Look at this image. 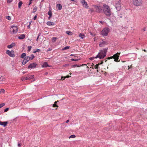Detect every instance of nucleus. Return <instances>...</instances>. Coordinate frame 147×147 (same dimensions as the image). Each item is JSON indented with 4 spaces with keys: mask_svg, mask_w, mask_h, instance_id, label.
Listing matches in <instances>:
<instances>
[{
    "mask_svg": "<svg viewBox=\"0 0 147 147\" xmlns=\"http://www.w3.org/2000/svg\"><path fill=\"white\" fill-rule=\"evenodd\" d=\"M102 13H104L107 16H111V11L108 5L104 4L102 7Z\"/></svg>",
    "mask_w": 147,
    "mask_h": 147,
    "instance_id": "f257e3e1",
    "label": "nucleus"
},
{
    "mask_svg": "<svg viewBox=\"0 0 147 147\" xmlns=\"http://www.w3.org/2000/svg\"><path fill=\"white\" fill-rule=\"evenodd\" d=\"M107 52V49H105L102 50H100V52L95 57V58H97L98 57L100 59H103L106 56Z\"/></svg>",
    "mask_w": 147,
    "mask_h": 147,
    "instance_id": "f03ea898",
    "label": "nucleus"
},
{
    "mask_svg": "<svg viewBox=\"0 0 147 147\" xmlns=\"http://www.w3.org/2000/svg\"><path fill=\"white\" fill-rule=\"evenodd\" d=\"M143 3L142 0H133V4L136 6L142 5Z\"/></svg>",
    "mask_w": 147,
    "mask_h": 147,
    "instance_id": "7ed1b4c3",
    "label": "nucleus"
},
{
    "mask_svg": "<svg viewBox=\"0 0 147 147\" xmlns=\"http://www.w3.org/2000/svg\"><path fill=\"white\" fill-rule=\"evenodd\" d=\"M109 31V29L108 28H104L101 32V33L103 36L107 35Z\"/></svg>",
    "mask_w": 147,
    "mask_h": 147,
    "instance_id": "20e7f679",
    "label": "nucleus"
},
{
    "mask_svg": "<svg viewBox=\"0 0 147 147\" xmlns=\"http://www.w3.org/2000/svg\"><path fill=\"white\" fill-rule=\"evenodd\" d=\"M121 3L120 1H117L115 2V7L117 10L120 11L121 9Z\"/></svg>",
    "mask_w": 147,
    "mask_h": 147,
    "instance_id": "39448f33",
    "label": "nucleus"
},
{
    "mask_svg": "<svg viewBox=\"0 0 147 147\" xmlns=\"http://www.w3.org/2000/svg\"><path fill=\"white\" fill-rule=\"evenodd\" d=\"M10 31H12V33L13 34H16L18 31V28L17 26H11Z\"/></svg>",
    "mask_w": 147,
    "mask_h": 147,
    "instance_id": "423d86ee",
    "label": "nucleus"
},
{
    "mask_svg": "<svg viewBox=\"0 0 147 147\" xmlns=\"http://www.w3.org/2000/svg\"><path fill=\"white\" fill-rule=\"evenodd\" d=\"M96 9V11L97 12H102V8L101 6L94 5L93 6Z\"/></svg>",
    "mask_w": 147,
    "mask_h": 147,
    "instance_id": "0eeeda50",
    "label": "nucleus"
},
{
    "mask_svg": "<svg viewBox=\"0 0 147 147\" xmlns=\"http://www.w3.org/2000/svg\"><path fill=\"white\" fill-rule=\"evenodd\" d=\"M80 2L84 7L86 9L89 8V6L85 0H81Z\"/></svg>",
    "mask_w": 147,
    "mask_h": 147,
    "instance_id": "6e6552de",
    "label": "nucleus"
},
{
    "mask_svg": "<svg viewBox=\"0 0 147 147\" xmlns=\"http://www.w3.org/2000/svg\"><path fill=\"white\" fill-rule=\"evenodd\" d=\"M6 53L11 57H14L15 56L14 52L13 51H10L9 50H7L6 51Z\"/></svg>",
    "mask_w": 147,
    "mask_h": 147,
    "instance_id": "1a4fd4ad",
    "label": "nucleus"
},
{
    "mask_svg": "<svg viewBox=\"0 0 147 147\" xmlns=\"http://www.w3.org/2000/svg\"><path fill=\"white\" fill-rule=\"evenodd\" d=\"M120 54V53H117L114 55V57L115 58V59L114 60V61L117 62H119L120 61L119 60H118Z\"/></svg>",
    "mask_w": 147,
    "mask_h": 147,
    "instance_id": "9d476101",
    "label": "nucleus"
},
{
    "mask_svg": "<svg viewBox=\"0 0 147 147\" xmlns=\"http://www.w3.org/2000/svg\"><path fill=\"white\" fill-rule=\"evenodd\" d=\"M107 44V43L106 41L102 40L100 42L99 45L100 47H102L105 46Z\"/></svg>",
    "mask_w": 147,
    "mask_h": 147,
    "instance_id": "9b49d317",
    "label": "nucleus"
},
{
    "mask_svg": "<svg viewBox=\"0 0 147 147\" xmlns=\"http://www.w3.org/2000/svg\"><path fill=\"white\" fill-rule=\"evenodd\" d=\"M37 65L36 63H33L30 64L28 66V68H35L36 66Z\"/></svg>",
    "mask_w": 147,
    "mask_h": 147,
    "instance_id": "f8f14e48",
    "label": "nucleus"
},
{
    "mask_svg": "<svg viewBox=\"0 0 147 147\" xmlns=\"http://www.w3.org/2000/svg\"><path fill=\"white\" fill-rule=\"evenodd\" d=\"M34 76L33 75L31 76H30L29 75H27L26 77V80L32 79L34 78Z\"/></svg>",
    "mask_w": 147,
    "mask_h": 147,
    "instance_id": "ddd939ff",
    "label": "nucleus"
},
{
    "mask_svg": "<svg viewBox=\"0 0 147 147\" xmlns=\"http://www.w3.org/2000/svg\"><path fill=\"white\" fill-rule=\"evenodd\" d=\"M86 65V64H82L81 65H77V64H75V65H72V66H71V67L72 68H74L76 67H79L80 66H83L84 65Z\"/></svg>",
    "mask_w": 147,
    "mask_h": 147,
    "instance_id": "4468645a",
    "label": "nucleus"
},
{
    "mask_svg": "<svg viewBox=\"0 0 147 147\" xmlns=\"http://www.w3.org/2000/svg\"><path fill=\"white\" fill-rule=\"evenodd\" d=\"M103 63V61H102L101 63H98L97 64H96V65H95L94 66V68L95 69H98L99 68V67L98 66L99 65L102 64Z\"/></svg>",
    "mask_w": 147,
    "mask_h": 147,
    "instance_id": "2eb2a0df",
    "label": "nucleus"
},
{
    "mask_svg": "<svg viewBox=\"0 0 147 147\" xmlns=\"http://www.w3.org/2000/svg\"><path fill=\"white\" fill-rule=\"evenodd\" d=\"M7 122H0V125H1L3 126L4 127L6 126L7 125Z\"/></svg>",
    "mask_w": 147,
    "mask_h": 147,
    "instance_id": "dca6fc26",
    "label": "nucleus"
},
{
    "mask_svg": "<svg viewBox=\"0 0 147 147\" xmlns=\"http://www.w3.org/2000/svg\"><path fill=\"white\" fill-rule=\"evenodd\" d=\"M25 37V35L24 34H22L20 35L18 37V38L20 39H23Z\"/></svg>",
    "mask_w": 147,
    "mask_h": 147,
    "instance_id": "f3484780",
    "label": "nucleus"
},
{
    "mask_svg": "<svg viewBox=\"0 0 147 147\" xmlns=\"http://www.w3.org/2000/svg\"><path fill=\"white\" fill-rule=\"evenodd\" d=\"M56 7L59 10H60L62 8V6L60 4H57Z\"/></svg>",
    "mask_w": 147,
    "mask_h": 147,
    "instance_id": "a211bd4d",
    "label": "nucleus"
},
{
    "mask_svg": "<svg viewBox=\"0 0 147 147\" xmlns=\"http://www.w3.org/2000/svg\"><path fill=\"white\" fill-rule=\"evenodd\" d=\"M79 36L82 39L84 38L85 37V35L83 33H82L80 34H79Z\"/></svg>",
    "mask_w": 147,
    "mask_h": 147,
    "instance_id": "6ab92c4d",
    "label": "nucleus"
},
{
    "mask_svg": "<svg viewBox=\"0 0 147 147\" xmlns=\"http://www.w3.org/2000/svg\"><path fill=\"white\" fill-rule=\"evenodd\" d=\"M47 24L48 26H53L55 24L53 22H48L47 23Z\"/></svg>",
    "mask_w": 147,
    "mask_h": 147,
    "instance_id": "aec40b11",
    "label": "nucleus"
},
{
    "mask_svg": "<svg viewBox=\"0 0 147 147\" xmlns=\"http://www.w3.org/2000/svg\"><path fill=\"white\" fill-rule=\"evenodd\" d=\"M48 15L49 16V19L52 16V13L51 10H50L48 12Z\"/></svg>",
    "mask_w": 147,
    "mask_h": 147,
    "instance_id": "412c9836",
    "label": "nucleus"
},
{
    "mask_svg": "<svg viewBox=\"0 0 147 147\" xmlns=\"http://www.w3.org/2000/svg\"><path fill=\"white\" fill-rule=\"evenodd\" d=\"M14 46V43H12L11 45L7 46V47L9 49H10L13 47Z\"/></svg>",
    "mask_w": 147,
    "mask_h": 147,
    "instance_id": "4be33fe9",
    "label": "nucleus"
},
{
    "mask_svg": "<svg viewBox=\"0 0 147 147\" xmlns=\"http://www.w3.org/2000/svg\"><path fill=\"white\" fill-rule=\"evenodd\" d=\"M47 66H49L47 64V63L45 62L43 65H42V67H47Z\"/></svg>",
    "mask_w": 147,
    "mask_h": 147,
    "instance_id": "5701e85b",
    "label": "nucleus"
},
{
    "mask_svg": "<svg viewBox=\"0 0 147 147\" xmlns=\"http://www.w3.org/2000/svg\"><path fill=\"white\" fill-rule=\"evenodd\" d=\"M26 55L25 53H22L20 56V58H23L26 56Z\"/></svg>",
    "mask_w": 147,
    "mask_h": 147,
    "instance_id": "b1692460",
    "label": "nucleus"
},
{
    "mask_svg": "<svg viewBox=\"0 0 147 147\" xmlns=\"http://www.w3.org/2000/svg\"><path fill=\"white\" fill-rule=\"evenodd\" d=\"M28 62V61L24 58L22 62V64L23 65H24L26 64Z\"/></svg>",
    "mask_w": 147,
    "mask_h": 147,
    "instance_id": "393cba45",
    "label": "nucleus"
},
{
    "mask_svg": "<svg viewBox=\"0 0 147 147\" xmlns=\"http://www.w3.org/2000/svg\"><path fill=\"white\" fill-rule=\"evenodd\" d=\"M22 4H23V3H22V1H20L19 2L18 4L19 8H20L21 7L22 5Z\"/></svg>",
    "mask_w": 147,
    "mask_h": 147,
    "instance_id": "a878e982",
    "label": "nucleus"
},
{
    "mask_svg": "<svg viewBox=\"0 0 147 147\" xmlns=\"http://www.w3.org/2000/svg\"><path fill=\"white\" fill-rule=\"evenodd\" d=\"M37 9V8L36 7H35L32 10V12L34 13L36 12Z\"/></svg>",
    "mask_w": 147,
    "mask_h": 147,
    "instance_id": "bb28decb",
    "label": "nucleus"
},
{
    "mask_svg": "<svg viewBox=\"0 0 147 147\" xmlns=\"http://www.w3.org/2000/svg\"><path fill=\"white\" fill-rule=\"evenodd\" d=\"M5 90L4 89H0V94L4 93Z\"/></svg>",
    "mask_w": 147,
    "mask_h": 147,
    "instance_id": "cd10ccee",
    "label": "nucleus"
},
{
    "mask_svg": "<svg viewBox=\"0 0 147 147\" xmlns=\"http://www.w3.org/2000/svg\"><path fill=\"white\" fill-rule=\"evenodd\" d=\"M25 59L28 62L29 60H30V57L27 56L25 58Z\"/></svg>",
    "mask_w": 147,
    "mask_h": 147,
    "instance_id": "c85d7f7f",
    "label": "nucleus"
},
{
    "mask_svg": "<svg viewBox=\"0 0 147 147\" xmlns=\"http://www.w3.org/2000/svg\"><path fill=\"white\" fill-rule=\"evenodd\" d=\"M57 38L56 37H53L52 39V41L53 42H55Z\"/></svg>",
    "mask_w": 147,
    "mask_h": 147,
    "instance_id": "c756f323",
    "label": "nucleus"
},
{
    "mask_svg": "<svg viewBox=\"0 0 147 147\" xmlns=\"http://www.w3.org/2000/svg\"><path fill=\"white\" fill-rule=\"evenodd\" d=\"M34 56L33 54H32L31 55V57H30V60H32L34 58Z\"/></svg>",
    "mask_w": 147,
    "mask_h": 147,
    "instance_id": "7c9ffc66",
    "label": "nucleus"
},
{
    "mask_svg": "<svg viewBox=\"0 0 147 147\" xmlns=\"http://www.w3.org/2000/svg\"><path fill=\"white\" fill-rule=\"evenodd\" d=\"M4 79V77L3 76H1L0 77V82L3 81Z\"/></svg>",
    "mask_w": 147,
    "mask_h": 147,
    "instance_id": "2f4dec72",
    "label": "nucleus"
},
{
    "mask_svg": "<svg viewBox=\"0 0 147 147\" xmlns=\"http://www.w3.org/2000/svg\"><path fill=\"white\" fill-rule=\"evenodd\" d=\"M66 33L68 35H71V32L70 31H68L66 32Z\"/></svg>",
    "mask_w": 147,
    "mask_h": 147,
    "instance_id": "473e14b6",
    "label": "nucleus"
},
{
    "mask_svg": "<svg viewBox=\"0 0 147 147\" xmlns=\"http://www.w3.org/2000/svg\"><path fill=\"white\" fill-rule=\"evenodd\" d=\"M75 137L76 136L74 135H72L69 136V138H75Z\"/></svg>",
    "mask_w": 147,
    "mask_h": 147,
    "instance_id": "72a5a7b5",
    "label": "nucleus"
},
{
    "mask_svg": "<svg viewBox=\"0 0 147 147\" xmlns=\"http://www.w3.org/2000/svg\"><path fill=\"white\" fill-rule=\"evenodd\" d=\"M5 105V104L4 103H3L0 104V108L3 107Z\"/></svg>",
    "mask_w": 147,
    "mask_h": 147,
    "instance_id": "f704fd0d",
    "label": "nucleus"
},
{
    "mask_svg": "<svg viewBox=\"0 0 147 147\" xmlns=\"http://www.w3.org/2000/svg\"><path fill=\"white\" fill-rule=\"evenodd\" d=\"M6 18L9 20H11V18L10 16H6Z\"/></svg>",
    "mask_w": 147,
    "mask_h": 147,
    "instance_id": "c9c22d12",
    "label": "nucleus"
},
{
    "mask_svg": "<svg viewBox=\"0 0 147 147\" xmlns=\"http://www.w3.org/2000/svg\"><path fill=\"white\" fill-rule=\"evenodd\" d=\"M69 46H66V47H65L63 49V50L68 49H69Z\"/></svg>",
    "mask_w": 147,
    "mask_h": 147,
    "instance_id": "e433bc0d",
    "label": "nucleus"
},
{
    "mask_svg": "<svg viewBox=\"0 0 147 147\" xmlns=\"http://www.w3.org/2000/svg\"><path fill=\"white\" fill-rule=\"evenodd\" d=\"M89 11L91 13H92L94 11V10L92 8H90L89 10Z\"/></svg>",
    "mask_w": 147,
    "mask_h": 147,
    "instance_id": "4c0bfd02",
    "label": "nucleus"
},
{
    "mask_svg": "<svg viewBox=\"0 0 147 147\" xmlns=\"http://www.w3.org/2000/svg\"><path fill=\"white\" fill-rule=\"evenodd\" d=\"M28 51H30L32 49V47L31 46H28Z\"/></svg>",
    "mask_w": 147,
    "mask_h": 147,
    "instance_id": "58836bf2",
    "label": "nucleus"
},
{
    "mask_svg": "<svg viewBox=\"0 0 147 147\" xmlns=\"http://www.w3.org/2000/svg\"><path fill=\"white\" fill-rule=\"evenodd\" d=\"M40 50L39 49H37L36 51H35L33 52V53H35L37 52H40Z\"/></svg>",
    "mask_w": 147,
    "mask_h": 147,
    "instance_id": "ea45409f",
    "label": "nucleus"
},
{
    "mask_svg": "<svg viewBox=\"0 0 147 147\" xmlns=\"http://www.w3.org/2000/svg\"><path fill=\"white\" fill-rule=\"evenodd\" d=\"M53 107H58V106L57 105V104H54L53 106Z\"/></svg>",
    "mask_w": 147,
    "mask_h": 147,
    "instance_id": "a19ab883",
    "label": "nucleus"
},
{
    "mask_svg": "<svg viewBox=\"0 0 147 147\" xmlns=\"http://www.w3.org/2000/svg\"><path fill=\"white\" fill-rule=\"evenodd\" d=\"M26 77H22L21 79V80H22V81H24L25 80H26Z\"/></svg>",
    "mask_w": 147,
    "mask_h": 147,
    "instance_id": "79ce46f5",
    "label": "nucleus"
},
{
    "mask_svg": "<svg viewBox=\"0 0 147 147\" xmlns=\"http://www.w3.org/2000/svg\"><path fill=\"white\" fill-rule=\"evenodd\" d=\"M95 57H90L89 58V59L90 60H93L94 58H95Z\"/></svg>",
    "mask_w": 147,
    "mask_h": 147,
    "instance_id": "37998d69",
    "label": "nucleus"
},
{
    "mask_svg": "<svg viewBox=\"0 0 147 147\" xmlns=\"http://www.w3.org/2000/svg\"><path fill=\"white\" fill-rule=\"evenodd\" d=\"M52 50V49L51 48H48L47 50V52H48L49 51H51V50Z\"/></svg>",
    "mask_w": 147,
    "mask_h": 147,
    "instance_id": "c03bdc74",
    "label": "nucleus"
},
{
    "mask_svg": "<svg viewBox=\"0 0 147 147\" xmlns=\"http://www.w3.org/2000/svg\"><path fill=\"white\" fill-rule=\"evenodd\" d=\"M113 58L115 59L114 57V55L111 57H109L108 58V59H112Z\"/></svg>",
    "mask_w": 147,
    "mask_h": 147,
    "instance_id": "a18cd8bd",
    "label": "nucleus"
},
{
    "mask_svg": "<svg viewBox=\"0 0 147 147\" xmlns=\"http://www.w3.org/2000/svg\"><path fill=\"white\" fill-rule=\"evenodd\" d=\"M8 110H9V108H7L4 110V111L5 112H7V111H8Z\"/></svg>",
    "mask_w": 147,
    "mask_h": 147,
    "instance_id": "49530a36",
    "label": "nucleus"
},
{
    "mask_svg": "<svg viewBox=\"0 0 147 147\" xmlns=\"http://www.w3.org/2000/svg\"><path fill=\"white\" fill-rule=\"evenodd\" d=\"M71 60L73 61H76L78 60L77 59H71Z\"/></svg>",
    "mask_w": 147,
    "mask_h": 147,
    "instance_id": "de8ad7c7",
    "label": "nucleus"
},
{
    "mask_svg": "<svg viewBox=\"0 0 147 147\" xmlns=\"http://www.w3.org/2000/svg\"><path fill=\"white\" fill-rule=\"evenodd\" d=\"M70 77V76H65V77H64V79H63V80H64V79L65 78H69Z\"/></svg>",
    "mask_w": 147,
    "mask_h": 147,
    "instance_id": "09e8293b",
    "label": "nucleus"
},
{
    "mask_svg": "<svg viewBox=\"0 0 147 147\" xmlns=\"http://www.w3.org/2000/svg\"><path fill=\"white\" fill-rule=\"evenodd\" d=\"M13 0H7V2L10 3L12 2Z\"/></svg>",
    "mask_w": 147,
    "mask_h": 147,
    "instance_id": "8fccbe9b",
    "label": "nucleus"
},
{
    "mask_svg": "<svg viewBox=\"0 0 147 147\" xmlns=\"http://www.w3.org/2000/svg\"><path fill=\"white\" fill-rule=\"evenodd\" d=\"M37 16H35L34 18V20H36V19Z\"/></svg>",
    "mask_w": 147,
    "mask_h": 147,
    "instance_id": "3c124183",
    "label": "nucleus"
},
{
    "mask_svg": "<svg viewBox=\"0 0 147 147\" xmlns=\"http://www.w3.org/2000/svg\"><path fill=\"white\" fill-rule=\"evenodd\" d=\"M40 35V34H39V35H38V37H37V39H36V41H38V38H39V36Z\"/></svg>",
    "mask_w": 147,
    "mask_h": 147,
    "instance_id": "603ef678",
    "label": "nucleus"
},
{
    "mask_svg": "<svg viewBox=\"0 0 147 147\" xmlns=\"http://www.w3.org/2000/svg\"><path fill=\"white\" fill-rule=\"evenodd\" d=\"M142 30L144 31H146V28L145 27L143 29H142Z\"/></svg>",
    "mask_w": 147,
    "mask_h": 147,
    "instance_id": "864d4df0",
    "label": "nucleus"
},
{
    "mask_svg": "<svg viewBox=\"0 0 147 147\" xmlns=\"http://www.w3.org/2000/svg\"><path fill=\"white\" fill-rule=\"evenodd\" d=\"M32 3V1H30V3L28 4V5H30Z\"/></svg>",
    "mask_w": 147,
    "mask_h": 147,
    "instance_id": "5fc2aeb1",
    "label": "nucleus"
},
{
    "mask_svg": "<svg viewBox=\"0 0 147 147\" xmlns=\"http://www.w3.org/2000/svg\"><path fill=\"white\" fill-rule=\"evenodd\" d=\"M128 67H129L128 69H129L130 68H132V66L131 65V66H130V67H129V66H128Z\"/></svg>",
    "mask_w": 147,
    "mask_h": 147,
    "instance_id": "6e6d98bb",
    "label": "nucleus"
},
{
    "mask_svg": "<svg viewBox=\"0 0 147 147\" xmlns=\"http://www.w3.org/2000/svg\"><path fill=\"white\" fill-rule=\"evenodd\" d=\"M27 27L28 28H30V24H29V25H28V26H27Z\"/></svg>",
    "mask_w": 147,
    "mask_h": 147,
    "instance_id": "4d7b16f0",
    "label": "nucleus"
},
{
    "mask_svg": "<svg viewBox=\"0 0 147 147\" xmlns=\"http://www.w3.org/2000/svg\"><path fill=\"white\" fill-rule=\"evenodd\" d=\"M69 122V120H67L66 121V123H68V122Z\"/></svg>",
    "mask_w": 147,
    "mask_h": 147,
    "instance_id": "13d9d810",
    "label": "nucleus"
},
{
    "mask_svg": "<svg viewBox=\"0 0 147 147\" xmlns=\"http://www.w3.org/2000/svg\"><path fill=\"white\" fill-rule=\"evenodd\" d=\"M58 101H55V102H54V103L55 104H57V102H58Z\"/></svg>",
    "mask_w": 147,
    "mask_h": 147,
    "instance_id": "bf43d9fd",
    "label": "nucleus"
},
{
    "mask_svg": "<svg viewBox=\"0 0 147 147\" xmlns=\"http://www.w3.org/2000/svg\"><path fill=\"white\" fill-rule=\"evenodd\" d=\"M64 77H61V79L63 80V79H64Z\"/></svg>",
    "mask_w": 147,
    "mask_h": 147,
    "instance_id": "052dcab7",
    "label": "nucleus"
},
{
    "mask_svg": "<svg viewBox=\"0 0 147 147\" xmlns=\"http://www.w3.org/2000/svg\"><path fill=\"white\" fill-rule=\"evenodd\" d=\"M18 145L19 146H21V145L20 144H18Z\"/></svg>",
    "mask_w": 147,
    "mask_h": 147,
    "instance_id": "680f3d73",
    "label": "nucleus"
},
{
    "mask_svg": "<svg viewBox=\"0 0 147 147\" xmlns=\"http://www.w3.org/2000/svg\"><path fill=\"white\" fill-rule=\"evenodd\" d=\"M94 66V64L93 63H92L91 65V66H92V67L93 66Z\"/></svg>",
    "mask_w": 147,
    "mask_h": 147,
    "instance_id": "e2e57ef3",
    "label": "nucleus"
},
{
    "mask_svg": "<svg viewBox=\"0 0 147 147\" xmlns=\"http://www.w3.org/2000/svg\"><path fill=\"white\" fill-rule=\"evenodd\" d=\"M100 22V23H102V21H100V22Z\"/></svg>",
    "mask_w": 147,
    "mask_h": 147,
    "instance_id": "0e129e2a",
    "label": "nucleus"
},
{
    "mask_svg": "<svg viewBox=\"0 0 147 147\" xmlns=\"http://www.w3.org/2000/svg\"><path fill=\"white\" fill-rule=\"evenodd\" d=\"M86 68H87V69H88V68H89V67H88V66H87V67H86Z\"/></svg>",
    "mask_w": 147,
    "mask_h": 147,
    "instance_id": "69168bd1",
    "label": "nucleus"
},
{
    "mask_svg": "<svg viewBox=\"0 0 147 147\" xmlns=\"http://www.w3.org/2000/svg\"><path fill=\"white\" fill-rule=\"evenodd\" d=\"M31 22H30V23H29V24H30V25L31 24Z\"/></svg>",
    "mask_w": 147,
    "mask_h": 147,
    "instance_id": "338daca9",
    "label": "nucleus"
},
{
    "mask_svg": "<svg viewBox=\"0 0 147 147\" xmlns=\"http://www.w3.org/2000/svg\"><path fill=\"white\" fill-rule=\"evenodd\" d=\"M123 62H124L125 61H122Z\"/></svg>",
    "mask_w": 147,
    "mask_h": 147,
    "instance_id": "774afa93",
    "label": "nucleus"
}]
</instances>
